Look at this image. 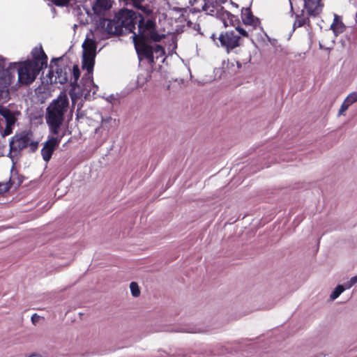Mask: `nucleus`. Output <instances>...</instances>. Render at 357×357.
I'll list each match as a JSON object with an SVG mask.
<instances>
[{"label":"nucleus","instance_id":"f257e3e1","mask_svg":"<svg viewBox=\"0 0 357 357\" xmlns=\"http://www.w3.org/2000/svg\"><path fill=\"white\" fill-rule=\"evenodd\" d=\"M31 54V59L16 62L18 83L21 85H29L33 83L40 72L47 66L48 58L41 45L35 47Z\"/></svg>","mask_w":357,"mask_h":357},{"label":"nucleus","instance_id":"f03ea898","mask_svg":"<svg viewBox=\"0 0 357 357\" xmlns=\"http://www.w3.org/2000/svg\"><path fill=\"white\" fill-rule=\"evenodd\" d=\"M69 105L68 98L66 92H61L56 99L52 100L47 108L46 121L50 132L58 135L64 121V114Z\"/></svg>","mask_w":357,"mask_h":357},{"label":"nucleus","instance_id":"7ed1b4c3","mask_svg":"<svg viewBox=\"0 0 357 357\" xmlns=\"http://www.w3.org/2000/svg\"><path fill=\"white\" fill-rule=\"evenodd\" d=\"M138 31L132 35L133 41L144 43H158L165 38V34H160L157 30L155 18H149L146 20L143 16L138 19Z\"/></svg>","mask_w":357,"mask_h":357},{"label":"nucleus","instance_id":"20e7f679","mask_svg":"<svg viewBox=\"0 0 357 357\" xmlns=\"http://www.w3.org/2000/svg\"><path fill=\"white\" fill-rule=\"evenodd\" d=\"M136 52L139 60L146 59L151 65L155 63V58H159L165 55V48L158 44L151 45V43L133 41Z\"/></svg>","mask_w":357,"mask_h":357},{"label":"nucleus","instance_id":"39448f33","mask_svg":"<svg viewBox=\"0 0 357 357\" xmlns=\"http://www.w3.org/2000/svg\"><path fill=\"white\" fill-rule=\"evenodd\" d=\"M211 38L217 46L224 48L227 53L241 45V38L234 30L222 32L218 36L215 33H213Z\"/></svg>","mask_w":357,"mask_h":357},{"label":"nucleus","instance_id":"423d86ee","mask_svg":"<svg viewBox=\"0 0 357 357\" xmlns=\"http://www.w3.org/2000/svg\"><path fill=\"white\" fill-rule=\"evenodd\" d=\"M31 137L32 133L31 132L22 131L20 133H16L10 140V153H20L27 146H29L31 151L34 152L38 149V143L31 141Z\"/></svg>","mask_w":357,"mask_h":357},{"label":"nucleus","instance_id":"0eeeda50","mask_svg":"<svg viewBox=\"0 0 357 357\" xmlns=\"http://www.w3.org/2000/svg\"><path fill=\"white\" fill-rule=\"evenodd\" d=\"M142 15L133 10H121L116 15L121 35L126 33H132L134 34L135 25H138V19Z\"/></svg>","mask_w":357,"mask_h":357},{"label":"nucleus","instance_id":"6e6552de","mask_svg":"<svg viewBox=\"0 0 357 357\" xmlns=\"http://www.w3.org/2000/svg\"><path fill=\"white\" fill-rule=\"evenodd\" d=\"M225 2V1H204L202 6V10L208 15L221 17L225 26H228L229 24L234 26V22L236 21V17L229 12L223 10L221 3Z\"/></svg>","mask_w":357,"mask_h":357},{"label":"nucleus","instance_id":"1a4fd4ad","mask_svg":"<svg viewBox=\"0 0 357 357\" xmlns=\"http://www.w3.org/2000/svg\"><path fill=\"white\" fill-rule=\"evenodd\" d=\"M18 113L0 106V135L3 137L13 132L15 123L17 121Z\"/></svg>","mask_w":357,"mask_h":357},{"label":"nucleus","instance_id":"9d476101","mask_svg":"<svg viewBox=\"0 0 357 357\" xmlns=\"http://www.w3.org/2000/svg\"><path fill=\"white\" fill-rule=\"evenodd\" d=\"M61 58L53 59L52 63H54L55 70L51 69L49 71L48 76L51 82L66 84L68 82L70 75H71V68L67 65L61 66L59 64Z\"/></svg>","mask_w":357,"mask_h":357},{"label":"nucleus","instance_id":"9b49d317","mask_svg":"<svg viewBox=\"0 0 357 357\" xmlns=\"http://www.w3.org/2000/svg\"><path fill=\"white\" fill-rule=\"evenodd\" d=\"M17 63H10L5 68L4 59L0 61V87L5 88L10 86L15 78Z\"/></svg>","mask_w":357,"mask_h":357},{"label":"nucleus","instance_id":"f8f14e48","mask_svg":"<svg viewBox=\"0 0 357 357\" xmlns=\"http://www.w3.org/2000/svg\"><path fill=\"white\" fill-rule=\"evenodd\" d=\"M63 136L64 134L56 137H52L45 142L41 150V155L45 161L48 162L50 160L54 150L60 144Z\"/></svg>","mask_w":357,"mask_h":357},{"label":"nucleus","instance_id":"ddd939ff","mask_svg":"<svg viewBox=\"0 0 357 357\" xmlns=\"http://www.w3.org/2000/svg\"><path fill=\"white\" fill-rule=\"evenodd\" d=\"M290 6H291V11L295 14L296 15V20L294 23V29L296 28L301 27L304 26L305 24H310V16L307 15V13L303 9L300 10V7L298 6L296 8V7L297 5L296 3H294L293 1H289Z\"/></svg>","mask_w":357,"mask_h":357},{"label":"nucleus","instance_id":"4468645a","mask_svg":"<svg viewBox=\"0 0 357 357\" xmlns=\"http://www.w3.org/2000/svg\"><path fill=\"white\" fill-rule=\"evenodd\" d=\"M99 26L105 32L109 35H121L119 21L116 16L113 20L100 17Z\"/></svg>","mask_w":357,"mask_h":357},{"label":"nucleus","instance_id":"2eb2a0df","mask_svg":"<svg viewBox=\"0 0 357 357\" xmlns=\"http://www.w3.org/2000/svg\"><path fill=\"white\" fill-rule=\"evenodd\" d=\"M301 3V9H303L307 15L312 17H316L322 12L324 6L322 1H300Z\"/></svg>","mask_w":357,"mask_h":357},{"label":"nucleus","instance_id":"dca6fc26","mask_svg":"<svg viewBox=\"0 0 357 357\" xmlns=\"http://www.w3.org/2000/svg\"><path fill=\"white\" fill-rule=\"evenodd\" d=\"M114 1H94L92 10L96 15L102 17L112 7Z\"/></svg>","mask_w":357,"mask_h":357},{"label":"nucleus","instance_id":"f3484780","mask_svg":"<svg viewBox=\"0 0 357 357\" xmlns=\"http://www.w3.org/2000/svg\"><path fill=\"white\" fill-rule=\"evenodd\" d=\"M241 19L246 25L256 26L258 23V19L253 15L250 8H242Z\"/></svg>","mask_w":357,"mask_h":357},{"label":"nucleus","instance_id":"a211bd4d","mask_svg":"<svg viewBox=\"0 0 357 357\" xmlns=\"http://www.w3.org/2000/svg\"><path fill=\"white\" fill-rule=\"evenodd\" d=\"M83 55L96 56L97 45L94 40L86 38L83 44Z\"/></svg>","mask_w":357,"mask_h":357},{"label":"nucleus","instance_id":"6ab92c4d","mask_svg":"<svg viewBox=\"0 0 357 357\" xmlns=\"http://www.w3.org/2000/svg\"><path fill=\"white\" fill-rule=\"evenodd\" d=\"M331 29L333 31L335 36L343 33L346 29V26L342 22L340 17L337 15H335L333 22L331 25Z\"/></svg>","mask_w":357,"mask_h":357},{"label":"nucleus","instance_id":"aec40b11","mask_svg":"<svg viewBox=\"0 0 357 357\" xmlns=\"http://www.w3.org/2000/svg\"><path fill=\"white\" fill-rule=\"evenodd\" d=\"M96 56H82V67L85 68L89 73H92L95 64Z\"/></svg>","mask_w":357,"mask_h":357},{"label":"nucleus","instance_id":"412c9836","mask_svg":"<svg viewBox=\"0 0 357 357\" xmlns=\"http://www.w3.org/2000/svg\"><path fill=\"white\" fill-rule=\"evenodd\" d=\"M133 6L141 10L144 14L147 16H150L153 14V9L149 5H142V1H132Z\"/></svg>","mask_w":357,"mask_h":357},{"label":"nucleus","instance_id":"4be33fe9","mask_svg":"<svg viewBox=\"0 0 357 357\" xmlns=\"http://www.w3.org/2000/svg\"><path fill=\"white\" fill-rule=\"evenodd\" d=\"M80 76V70L77 65H74L71 69L70 82L73 84H76Z\"/></svg>","mask_w":357,"mask_h":357},{"label":"nucleus","instance_id":"5701e85b","mask_svg":"<svg viewBox=\"0 0 357 357\" xmlns=\"http://www.w3.org/2000/svg\"><path fill=\"white\" fill-rule=\"evenodd\" d=\"M14 184L15 181L13 177L6 183H0V194L8 192Z\"/></svg>","mask_w":357,"mask_h":357},{"label":"nucleus","instance_id":"b1692460","mask_svg":"<svg viewBox=\"0 0 357 357\" xmlns=\"http://www.w3.org/2000/svg\"><path fill=\"white\" fill-rule=\"evenodd\" d=\"M344 290V287L342 285H337L334 291L331 294L330 297L331 300L336 299Z\"/></svg>","mask_w":357,"mask_h":357},{"label":"nucleus","instance_id":"393cba45","mask_svg":"<svg viewBox=\"0 0 357 357\" xmlns=\"http://www.w3.org/2000/svg\"><path fill=\"white\" fill-rule=\"evenodd\" d=\"M130 288L132 295L134 297H138L140 295V290L139 289L138 284L136 282H132L130 284Z\"/></svg>","mask_w":357,"mask_h":357},{"label":"nucleus","instance_id":"a878e982","mask_svg":"<svg viewBox=\"0 0 357 357\" xmlns=\"http://www.w3.org/2000/svg\"><path fill=\"white\" fill-rule=\"evenodd\" d=\"M345 100L350 105L357 102V91L349 93Z\"/></svg>","mask_w":357,"mask_h":357},{"label":"nucleus","instance_id":"bb28decb","mask_svg":"<svg viewBox=\"0 0 357 357\" xmlns=\"http://www.w3.org/2000/svg\"><path fill=\"white\" fill-rule=\"evenodd\" d=\"M351 105L349 104V102H347V101L346 100H344V101L343 102V103L342 104L340 109H339V114H343L345 111L347 110L348 107L350 106Z\"/></svg>","mask_w":357,"mask_h":357},{"label":"nucleus","instance_id":"cd10ccee","mask_svg":"<svg viewBox=\"0 0 357 357\" xmlns=\"http://www.w3.org/2000/svg\"><path fill=\"white\" fill-rule=\"evenodd\" d=\"M235 32L236 33L238 32L237 34L241 35L243 37H248V32L244 29H243V28H241L240 26L236 27Z\"/></svg>","mask_w":357,"mask_h":357},{"label":"nucleus","instance_id":"c85d7f7f","mask_svg":"<svg viewBox=\"0 0 357 357\" xmlns=\"http://www.w3.org/2000/svg\"><path fill=\"white\" fill-rule=\"evenodd\" d=\"M54 5L59 7H65L69 5L70 1H52Z\"/></svg>","mask_w":357,"mask_h":357},{"label":"nucleus","instance_id":"c756f323","mask_svg":"<svg viewBox=\"0 0 357 357\" xmlns=\"http://www.w3.org/2000/svg\"><path fill=\"white\" fill-rule=\"evenodd\" d=\"M357 282V276L352 277L347 285V288L351 287Z\"/></svg>","mask_w":357,"mask_h":357},{"label":"nucleus","instance_id":"7c9ffc66","mask_svg":"<svg viewBox=\"0 0 357 357\" xmlns=\"http://www.w3.org/2000/svg\"><path fill=\"white\" fill-rule=\"evenodd\" d=\"M40 319V317L39 315H38L37 314H34L32 317H31V321L32 323L36 325V323H38L39 321V320Z\"/></svg>","mask_w":357,"mask_h":357},{"label":"nucleus","instance_id":"2f4dec72","mask_svg":"<svg viewBox=\"0 0 357 357\" xmlns=\"http://www.w3.org/2000/svg\"><path fill=\"white\" fill-rule=\"evenodd\" d=\"M29 357H43V356L40 355H38V354H33V355L29 356Z\"/></svg>","mask_w":357,"mask_h":357},{"label":"nucleus","instance_id":"473e14b6","mask_svg":"<svg viewBox=\"0 0 357 357\" xmlns=\"http://www.w3.org/2000/svg\"><path fill=\"white\" fill-rule=\"evenodd\" d=\"M22 182V180H20V179H19L18 183H17V185H16V186H15V187H18V186H20V185H21Z\"/></svg>","mask_w":357,"mask_h":357},{"label":"nucleus","instance_id":"72a5a7b5","mask_svg":"<svg viewBox=\"0 0 357 357\" xmlns=\"http://www.w3.org/2000/svg\"><path fill=\"white\" fill-rule=\"evenodd\" d=\"M111 120H112V118H111V117H109V118H108V119H107L103 120V121H105H105H111Z\"/></svg>","mask_w":357,"mask_h":357},{"label":"nucleus","instance_id":"f704fd0d","mask_svg":"<svg viewBox=\"0 0 357 357\" xmlns=\"http://www.w3.org/2000/svg\"><path fill=\"white\" fill-rule=\"evenodd\" d=\"M231 3L234 6H236V7L238 6V5H237L236 3H235L234 1H231Z\"/></svg>","mask_w":357,"mask_h":357},{"label":"nucleus","instance_id":"c9c22d12","mask_svg":"<svg viewBox=\"0 0 357 357\" xmlns=\"http://www.w3.org/2000/svg\"><path fill=\"white\" fill-rule=\"evenodd\" d=\"M174 9L177 10V8H174ZM181 8H178V10H181Z\"/></svg>","mask_w":357,"mask_h":357},{"label":"nucleus","instance_id":"e433bc0d","mask_svg":"<svg viewBox=\"0 0 357 357\" xmlns=\"http://www.w3.org/2000/svg\"><path fill=\"white\" fill-rule=\"evenodd\" d=\"M190 5L193 6V3H192V1H190Z\"/></svg>","mask_w":357,"mask_h":357}]
</instances>
